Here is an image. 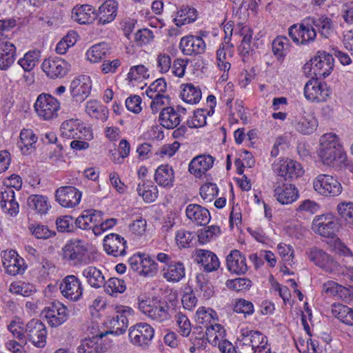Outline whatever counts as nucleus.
I'll return each mask as SVG.
<instances>
[{
	"label": "nucleus",
	"mask_w": 353,
	"mask_h": 353,
	"mask_svg": "<svg viewBox=\"0 0 353 353\" xmlns=\"http://www.w3.org/2000/svg\"><path fill=\"white\" fill-rule=\"evenodd\" d=\"M77 41V34L75 32H69L57 44L55 51L59 54H64L67 50L74 46Z\"/></svg>",
	"instance_id": "nucleus-54"
},
{
	"label": "nucleus",
	"mask_w": 353,
	"mask_h": 353,
	"mask_svg": "<svg viewBox=\"0 0 353 353\" xmlns=\"http://www.w3.org/2000/svg\"><path fill=\"white\" fill-rule=\"evenodd\" d=\"M205 336L207 341L213 346H218L221 343L226 340L225 339V330L224 327L216 322L207 326L205 328ZM203 337H204V334L199 338L203 339Z\"/></svg>",
	"instance_id": "nucleus-39"
},
{
	"label": "nucleus",
	"mask_w": 353,
	"mask_h": 353,
	"mask_svg": "<svg viewBox=\"0 0 353 353\" xmlns=\"http://www.w3.org/2000/svg\"><path fill=\"white\" fill-rule=\"evenodd\" d=\"M25 337L34 346L43 347L46 344L47 330L46 325L39 319L28 321L24 330Z\"/></svg>",
	"instance_id": "nucleus-12"
},
{
	"label": "nucleus",
	"mask_w": 353,
	"mask_h": 353,
	"mask_svg": "<svg viewBox=\"0 0 353 353\" xmlns=\"http://www.w3.org/2000/svg\"><path fill=\"white\" fill-rule=\"evenodd\" d=\"M37 137L31 129H23L17 145L24 154H28L36 149Z\"/></svg>",
	"instance_id": "nucleus-38"
},
{
	"label": "nucleus",
	"mask_w": 353,
	"mask_h": 353,
	"mask_svg": "<svg viewBox=\"0 0 353 353\" xmlns=\"http://www.w3.org/2000/svg\"><path fill=\"white\" fill-rule=\"evenodd\" d=\"M156 183L163 188H171L174 181V172L168 164L161 165L156 170L154 174Z\"/></svg>",
	"instance_id": "nucleus-37"
},
{
	"label": "nucleus",
	"mask_w": 353,
	"mask_h": 353,
	"mask_svg": "<svg viewBox=\"0 0 353 353\" xmlns=\"http://www.w3.org/2000/svg\"><path fill=\"white\" fill-rule=\"evenodd\" d=\"M154 330L147 323H139L129 329L130 341L137 347H148L154 338Z\"/></svg>",
	"instance_id": "nucleus-8"
},
{
	"label": "nucleus",
	"mask_w": 353,
	"mask_h": 353,
	"mask_svg": "<svg viewBox=\"0 0 353 353\" xmlns=\"http://www.w3.org/2000/svg\"><path fill=\"white\" fill-rule=\"evenodd\" d=\"M127 312H129V310L123 306L117 307L115 314L108 321L110 330L105 332L108 334L120 335L125 332L128 326Z\"/></svg>",
	"instance_id": "nucleus-22"
},
{
	"label": "nucleus",
	"mask_w": 353,
	"mask_h": 353,
	"mask_svg": "<svg viewBox=\"0 0 353 353\" xmlns=\"http://www.w3.org/2000/svg\"><path fill=\"white\" fill-rule=\"evenodd\" d=\"M221 234V229L217 225H210L204 230H201L198 235L199 241L206 243L216 239Z\"/></svg>",
	"instance_id": "nucleus-61"
},
{
	"label": "nucleus",
	"mask_w": 353,
	"mask_h": 353,
	"mask_svg": "<svg viewBox=\"0 0 353 353\" xmlns=\"http://www.w3.org/2000/svg\"><path fill=\"white\" fill-rule=\"evenodd\" d=\"M137 191L147 203L154 201L158 196L157 187L152 181H143V183H139Z\"/></svg>",
	"instance_id": "nucleus-44"
},
{
	"label": "nucleus",
	"mask_w": 353,
	"mask_h": 353,
	"mask_svg": "<svg viewBox=\"0 0 353 353\" xmlns=\"http://www.w3.org/2000/svg\"><path fill=\"white\" fill-rule=\"evenodd\" d=\"M109 52L108 45L102 42L92 46L86 52L88 59L92 63H97L104 59Z\"/></svg>",
	"instance_id": "nucleus-48"
},
{
	"label": "nucleus",
	"mask_w": 353,
	"mask_h": 353,
	"mask_svg": "<svg viewBox=\"0 0 353 353\" xmlns=\"http://www.w3.org/2000/svg\"><path fill=\"white\" fill-rule=\"evenodd\" d=\"M72 18L79 24L91 23L97 19L96 10L90 5H81L74 7Z\"/></svg>",
	"instance_id": "nucleus-33"
},
{
	"label": "nucleus",
	"mask_w": 353,
	"mask_h": 353,
	"mask_svg": "<svg viewBox=\"0 0 353 353\" xmlns=\"http://www.w3.org/2000/svg\"><path fill=\"white\" fill-rule=\"evenodd\" d=\"M82 215L85 218V221L87 222L88 228L93 230V227L97 225L102 221V212L95 210H88L83 211Z\"/></svg>",
	"instance_id": "nucleus-64"
},
{
	"label": "nucleus",
	"mask_w": 353,
	"mask_h": 353,
	"mask_svg": "<svg viewBox=\"0 0 353 353\" xmlns=\"http://www.w3.org/2000/svg\"><path fill=\"white\" fill-rule=\"evenodd\" d=\"M226 267L230 273L236 275L245 274L248 269L245 255L238 250H232L226 256Z\"/></svg>",
	"instance_id": "nucleus-24"
},
{
	"label": "nucleus",
	"mask_w": 353,
	"mask_h": 353,
	"mask_svg": "<svg viewBox=\"0 0 353 353\" xmlns=\"http://www.w3.org/2000/svg\"><path fill=\"white\" fill-rule=\"evenodd\" d=\"M332 315L341 322L353 326V309L341 303H334L331 310Z\"/></svg>",
	"instance_id": "nucleus-41"
},
{
	"label": "nucleus",
	"mask_w": 353,
	"mask_h": 353,
	"mask_svg": "<svg viewBox=\"0 0 353 353\" xmlns=\"http://www.w3.org/2000/svg\"><path fill=\"white\" fill-rule=\"evenodd\" d=\"M196 321L198 324L203 325L206 328L217 321L216 312L211 308L201 307L196 312Z\"/></svg>",
	"instance_id": "nucleus-49"
},
{
	"label": "nucleus",
	"mask_w": 353,
	"mask_h": 353,
	"mask_svg": "<svg viewBox=\"0 0 353 353\" xmlns=\"http://www.w3.org/2000/svg\"><path fill=\"white\" fill-rule=\"evenodd\" d=\"M159 121L163 128L174 129L180 124L181 117L179 112L173 107L168 106L162 108L159 114Z\"/></svg>",
	"instance_id": "nucleus-34"
},
{
	"label": "nucleus",
	"mask_w": 353,
	"mask_h": 353,
	"mask_svg": "<svg viewBox=\"0 0 353 353\" xmlns=\"http://www.w3.org/2000/svg\"><path fill=\"white\" fill-rule=\"evenodd\" d=\"M274 196L280 203L288 205L299 198V191L292 184L278 185L275 186Z\"/></svg>",
	"instance_id": "nucleus-31"
},
{
	"label": "nucleus",
	"mask_w": 353,
	"mask_h": 353,
	"mask_svg": "<svg viewBox=\"0 0 353 353\" xmlns=\"http://www.w3.org/2000/svg\"><path fill=\"white\" fill-rule=\"evenodd\" d=\"M212 112L205 109H198L194 111L191 119L187 121V125L191 128L203 127L206 124L207 115H212Z\"/></svg>",
	"instance_id": "nucleus-58"
},
{
	"label": "nucleus",
	"mask_w": 353,
	"mask_h": 353,
	"mask_svg": "<svg viewBox=\"0 0 353 353\" xmlns=\"http://www.w3.org/2000/svg\"><path fill=\"white\" fill-rule=\"evenodd\" d=\"M187 218L197 225H205L210 220L208 210L199 204H189L185 209Z\"/></svg>",
	"instance_id": "nucleus-28"
},
{
	"label": "nucleus",
	"mask_w": 353,
	"mask_h": 353,
	"mask_svg": "<svg viewBox=\"0 0 353 353\" xmlns=\"http://www.w3.org/2000/svg\"><path fill=\"white\" fill-rule=\"evenodd\" d=\"M252 30L248 27L242 28L241 34L243 36L241 44L238 47V50L241 56L245 57L249 54L252 50L251 41L252 39Z\"/></svg>",
	"instance_id": "nucleus-55"
},
{
	"label": "nucleus",
	"mask_w": 353,
	"mask_h": 353,
	"mask_svg": "<svg viewBox=\"0 0 353 353\" xmlns=\"http://www.w3.org/2000/svg\"><path fill=\"white\" fill-rule=\"evenodd\" d=\"M2 263L5 272L11 276L23 274L26 269L24 260L12 250L3 252Z\"/></svg>",
	"instance_id": "nucleus-19"
},
{
	"label": "nucleus",
	"mask_w": 353,
	"mask_h": 353,
	"mask_svg": "<svg viewBox=\"0 0 353 353\" xmlns=\"http://www.w3.org/2000/svg\"><path fill=\"white\" fill-rule=\"evenodd\" d=\"M161 272L163 277L167 281L177 283L185 277V268L182 262L173 261L168 265H165Z\"/></svg>",
	"instance_id": "nucleus-32"
},
{
	"label": "nucleus",
	"mask_w": 353,
	"mask_h": 353,
	"mask_svg": "<svg viewBox=\"0 0 353 353\" xmlns=\"http://www.w3.org/2000/svg\"><path fill=\"white\" fill-rule=\"evenodd\" d=\"M272 169L278 176L285 180L294 179L302 176L303 170L301 165L292 159H278L272 165Z\"/></svg>",
	"instance_id": "nucleus-11"
},
{
	"label": "nucleus",
	"mask_w": 353,
	"mask_h": 353,
	"mask_svg": "<svg viewBox=\"0 0 353 353\" xmlns=\"http://www.w3.org/2000/svg\"><path fill=\"white\" fill-rule=\"evenodd\" d=\"M103 287H104L105 291L112 296L117 293H122L126 289L125 281L115 277L110 278L107 281H105V285Z\"/></svg>",
	"instance_id": "nucleus-57"
},
{
	"label": "nucleus",
	"mask_w": 353,
	"mask_h": 353,
	"mask_svg": "<svg viewBox=\"0 0 353 353\" xmlns=\"http://www.w3.org/2000/svg\"><path fill=\"white\" fill-rule=\"evenodd\" d=\"M337 211L347 225L353 226V203H339L337 205Z\"/></svg>",
	"instance_id": "nucleus-60"
},
{
	"label": "nucleus",
	"mask_w": 353,
	"mask_h": 353,
	"mask_svg": "<svg viewBox=\"0 0 353 353\" xmlns=\"http://www.w3.org/2000/svg\"><path fill=\"white\" fill-rule=\"evenodd\" d=\"M296 130L303 134H311L318 127V121L315 117L310 113H304L294 121Z\"/></svg>",
	"instance_id": "nucleus-35"
},
{
	"label": "nucleus",
	"mask_w": 353,
	"mask_h": 353,
	"mask_svg": "<svg viewBox=\"0 0 353 353\" xmlns=\"http://www.w3.org/2000/svg\"><path fill=\"white\" fill-rule=\"evenodd\" d=\"M118 11V3L115 0H106L96 10L99 25H106L113 21Z\"/></svg>",
	"instance_id": "nucleus-26"
},
{
	"label": "nucleus",
	"mask_w": 353,
	"mask_h": 353,
	"mask_svg": "<svg viewBox=\"0 0 353 353\" xmlns=\"http://www.w3.org/2000/svg\"><path fill=\"white\" fill-rule=\"evenodd\" d=\"M43 72L51 79L64 77L70 70V64L59 57L48 58L42 63Z\"/></svg>",
	"instance_id": "nucleus-17"
},
{
	"label": "nucleus",
	"mask_w": 353,
	"mask_h": 353,
	"mask_svg": "<svg viewBox=\"0 0 353 353\" xmlns=\"http://www.w3.org/2000/svg\"><path fill=\"white\" fill-rule=\"evenodd\" d=\"M167 90V83L164 78H159L152 82L145 90V94L148 97H152L155 95H165L163 93Z\"/></svg>",
	"instance_id": "nucleus-62"
},
{
	"label": "nucleus",
	"mask_w": 353,
	"mask_h": 353,
	"mask_svg": "<svg viewBox=\"0 0 353 353\" xmlns=\"http://www.w3.org/2000/svg\"><path fill=\"white\" fill-rule=\"evenodd\" d=\"M0 206L11 216H15L19 213V205L15 200L14 191L12 188L6 186L1 190Z\"/></svg>",
	"instance_id": "nucleus-29"
},
{
	"label": "nucleus",
	"mask_w": 353,
	"mask_h": 353,
	"mask_svg": "<svg viewBox=\"0 0 353 353\" xmlns=\"http://www.w3.org/2000/svg\"><path fill=\"white\" fill-rule=\"evenodd\" d=\"M85 112L90 117L101 121H105L108 118V109L97 101L91 100L88 101Z\"/></svg>",
	"instance_id": "nucleus-42"
},
{
	"label": "nucleus",
	"mask_w": 353,
	"mask_h": 353,
	"mask_svg": "<svg viewBox=\"0 0 353 353\" xmlns=\"http://www.w3.org/2000/svg\"><path fill=\"white\" fill-rule=\"evenodd\" d=\"M318 154L323 164L331 165L334 161H343L345 153L336 134L327 133L320 139Z\"/></svg>",
	"instance_id": "nucleus-1"
},
{
	"label": "nucleus",
	"mask_w": 353,
	"mask_h": 353,
	"mask_svg": "<svg viewBox=\"0 0 353 353\" xmlns=\"http://www.w3.org/2000/svg\"><path fill=\"white\" fill-rule=\"evenodd\" d=\"M92 89V81L87 75H79L71 82L70 91L77 101H83L90 95Z\"/></svg>",
	"instance_id": "nucleus-20"
},
{
	"label": "nucleus",
	"mask_w": 353,
	"mask_h": 353,
	"mask_svg": "<svg viewBox=\"0 0 353 353\" xmlns=\"http://www.w3.org/2000/svg\"><path fill=\"white\" fill-rule=\"evenodd\" d=\"M63 259L70 265L77 266L87 263L88 248L85 242L80 239L69 241L62 249Z\"/></svg>",
	"instance_id": "nucleus-6"
},
{
	"label": "nucleus",
	"mask_w": 353,
	"mask_h": 353,
	"mask_svg": "<svg viewBox=\"0 0 353 353\" xmlns=\"http://www.w3.org/2000/svg\"><path fill=\"white\" fill-rule=\"evenodd\" d=\"M103 247L110 255L123 256L125 254L126 241L120 235L112 233L105 236Z\"/></svg>",
	"instance_id": "nucleus-25"
},
{
	"label": "nucleus",
	"mask_w": 353,
	"mask_h": 353,
	"mask_svg": "<svg viewBox=\"0 0 353 353\" xmlns=\"http://www.w3.org/2000/svg\"><path fill=\"white\" fill-rule=\"evenodd\" d=\"M312 230L321 236L334 238L339 230L337 219L330 213L314 216L311 225Z\"/></svg>",
	"instance_id": "nucleus-4"
},
{
	"label": "nucleus",
	"mask_w": 353,
	"mask_h": 353,
	"mask_svg": "<svg viewBox=\"0 0 353 353\" xmlns=\"http://www.w3.org/2000/svg\"><path fill=\"white\" fill-rule=\"evenodd\" d=\"M199 34L188 35L181 39L179 49L183 55L195 57L205 52L206 44L203 37L206 34L204 32H200Z\"/></svg>",
	"instance_id": "nucleus-9"
},
{
	"label": "nucleus",
	"mask_w": 353,
	"mask_h": 353,
	"mask_svg": "<svg viewBox=\"0 0 353 353\" xmlns=\"http://www.w3.org/2000/svg\"><path fill=\"white\" fill-rule=\"evenodd\" d=\"M29 230L31 234L38 239H48L56 234V232L50 230L47 225L39 223L30 225Z\"/></svg>",
	"instance_id": "nucleus-56"
},
{
	"label": "nucleus",
	"mask_w": 353,
	"mask_h": 353,
	"mask_svg": "<svg viewBox=\"0 0 353 353\" xmlns=\"http://www.w3.org/2000/svg\"><path fill=\"white\" fill-rule=\"evenodd\" d=\"M228 47L221 44L216 50V63L220 70L224 72H228L230 69V63L227 59V50Z\"/></svg>",
	"instance_id": "nucleus-63"
},
{
	"label": "nucleus",
	"mask_w": 353,
	"mask_h": 353,
	"mask_svg": "<svg viewBox=\"0 0 353 353\" xmlns=\"http://www.w3.org/2000/svg\"><path fill=\"white\" fill-rule=\"evenodd\" d=\"M88 283L94 288L98 289L105 285V277L101 271L94 266H88L82 272Z\"/></svg>",
	"instance_id": "nucleus-40"
},
{
	"label": "nucleus",
	"mask_w": 353,
	"mask_h": 353,
	"mask_svg": "<svg viewBox=\"0 0 353 353\" xmlns=\"http://www.w3.org/2000/svg\"><path fill=\"white\" fill-rule=\"evenodd\" d=\"M197 19V11L194 8L188 6L181 8L176 14L173 19L174 23L178 27L188 24L196 21Z\"/></svg>",
	"instance_id": "nucleus-43"
},
{
	"label": "nucleus",
	"mask_w": 353,
	"mask_h": 353,
	"mask_svg": "<svg viewBox=\"0 0 353 353\" xmlns=\"http://www.w3.org/2000/svg\"><path fill=\"white\" fill-rule=\"evenodd\" d=\"M308 257L316 265L327 272H332L337 268V263L327 253L317 248H312Z\"/></svg>",
	"instance_id": "nucleus-23"
},
{
	"label": "nucleus",
	"mask_w": 353,
	"mask_h": 353,
	"mask_svg": "<svg viewBox=\"0 0 353 353\" xmlns=\"http://www.w3.org/2000/svg\"><path fill=\"white\" fill-rule=\"evenodd\" d=\"M27 203L31 210L39 214H46L50 208L48 199L42 195L33 194L30 196Z\"/></svg>",
	"instance_id": "nucleus-45"
},
{
	"label": "nucleus",
	"mask_w": 353,
	"mask_h": 353,
	"mask_svg": "<svg viewBox=\"0 0 353 353\" xmlns=\"http://www.w3.org/2000/svg\"><path fill=\"white\" fill-rule=\"evenodd\" d=\"M214 161V159L210 155H198L190 161L189 172L196 177H201L212 167Z\"/></svg>",
	"instance_id": "nucleus-27"
},
{
	"label": "nucleus",
	"mask_w": 353,
	"mask_h": 353,
	"mask_svg": "<svg viewBox=\"0 0 353 353\" xmlns=\"http://www.w3.org/2000/svg\"><path fill=\"white\" fill-rule=\"evenodd\" d=\"M314 24L312 17H305L301 23L289 28V35L296 44L310 45L316 37V30Z\"/></svg>",
	"instance_id": "nucleus-3"
},
{
	"label": "nucleus",
	"mask_w": 353,
	"mask_h": 353,
	"mask_svg": "<svg viewBox=\"0 0 353 353\" xmlns=\"http://www.w3.org/2000/svg\"><path fill=\"white\" fill-rule=\"evenodd\" d=\"M314 26L318 29L320 34L325 37L329 38L333 32L332 21L330 18L325 15H322L319 17H312Z\"/></svg>",
	"instance_id": "nucleus-47"
},
{
	"label": "nucleus",
	"mask_w": 353,
	"mask_h": 353,
	"mask_svg": "<svg viewBox=\"0 0 353 353\" xmlns=\"http://www.w3.org/2000/svg\"><path fill=\"white\" fill-rule=\"evenodd\" d=\"M289 46V40L286 37H277L273 40L272 50L278 60H282L285 57Z\"/></svg>",
	"instance_id": "nucleus-51"
},
{
	"label": "nucleus",
	"mask_w": 353,
	"mask_h": 353,
	"mask_svg": "<svg viewBox=\"0 0 353 353\" xmlns=\"http://www.w3.org/2000/svg\"><path fill=\"white\" fill-rule=\"evenodd\" d=\"M42 314L52 327H57L63 324L69 317L68 308L61 302H52L46 307Z\"/></svg>",
	"instance_id": "nucleus-10"
},
{
	"label": "nucleus",
	"mask_w": 353,
	"mask_h": 353,
	"mask_svg": "<svg viewBox=\"0 0 353 353\" xmlns=\"http://www.w3.org/2000/svg\"><path fill=\"white\" fill-rule=\"evenodd\" d=\"M239 337L259 353L270 348L267 337L259 331L252 330L248 327L241 328Z\"/></svg>",
	"instance_id": "nucleus-16"
},
{
	"label": "nucleus",
	"mask_w": 353,
	"mask_h": 353,
	"mask_svg": "<svg viewBox=\"0 0 353 353\" xmlns=\"http://www.w3.org/2000/svg\"><path fill=\"white\" fill-rule=\"evenodd\" d=\"M61 294L72 301H78L82 297L83 286L81 280L75 275L65 276L59 285Z\"/></svg>",
	"instance_id": "nucleus-13"
},
{
	"label": "nucleus",
	"mask_w": 353,
	"mask_h": 353,
	"mask_svg": "<svg viewBox=\"0 0 353 353\" xmlns=\"http://www.w3.org/2000/svg\"><path fill=\"white\" fill-rule=\"evenodd\" d=\"M137 306L143 314L158 323L168 321L171 318L169 305L165 301L145 296H139L137 298Z\"/></svg>",
	"instance_id": "nucleus-2"
},
{
	"label": "nucleus",
	"mask_w": 353,
	"mask_h": 353,
	"mask_svg": "<svg viewBox=\"0 0 353 353\" xmlns=\"http://www.w3.org/2000/svg\"><path fill=\"white\" fill-rule=\"evenodd\" d=\"M196 261L201 264L205 271L210 272L216 270L220 266L217 256L211 251L197 249L195 251Z\"/></svg>",
	"instance_id": "nucleus-30"
},
{
	"label": "nucleus",
	"mask_w": 353,
	"mask_h": 353,
	"mask_svg": "<svg viewBox=\"0 0 353 353\" xmlns=\"http://www.w3.org/2000/svg\"><path fill=\"white\" fill-rule=\"evenodd\" d=\"M107 334L108 332H98L92 337L85 339L78 347V353H101L102 346L99 341Z\"/></svg>",
	"instance_id": "nucleus-36"
},
{
	"label": "nucleus",
	"mask_w": 353,
	"mask_h": 353,
	"mask_svg": "<svg viewBox=\"0 0 353 353\" xmlns=\"http://www.w3.org/2000/svg\"><path fill=\"white\" fill-rule=\"evenodd\" d=\"M34 108L40 119L48 121L57 117L60 103L52 95L42 93L37 97Z\"/></svg>",
	"instance_id": "nucleus-5"
},
{
	"label": "nucleus",
	"mask_w": 353,
	"mask_h": 353,
	"mask_svg": "<svg viewBox=\"0 0 353 353\" xmlns=\"http://www.w3.org/2000/svg\"><path fill=\"white\" fill-rule=\"evenodd\" d=\"M61 134L69 139H81L91 137L90 128L83 126L78 119L65 121L61 126Z\"/></svg>",
	"instance_id": "nucleus-21"
},
{
	"label": "nucleus",
	"mask_w": 353,
	"mask_h": 353,
	"mask_svg": "<svg viewBox=\"0 0 353 353\" xmlns=\"http://www.w3.org/2000/svg\"><path fill=\"white\" fill-rule=\"evenodd\" d=\"M40 57L39 50H30L26 52L23 57L19 59L17 63L25 72H30L38 64Z\"/></svg>",
	"instance_id": "nucleus-50"
},
{
	"label": "nucleus",
	"mask_w": 353,
	"mask_h": 353,
	"mask_svg": "<svg viewBox=\"0 0 353 353\" xmlns=\"http://www.w3.org/2000/svg\"><path fill=\"white\" fill-rule=\"evenodd\" d=\"M196 285L195 290L199 292L205 299H209L214 294V288L203 274H199L196 277Z\"/></svg>",
	"instance_id": "nucleus-52"
},
{
	"label": "nucleus",
	"mask_w": 353,
	"mask_h": 353,
	"mask_svg": "<svg viewBox=\"0 0 353 353\" xmlns=\"http://www.w3.org/2000/svg\"><path fill=\"white\" fill-rule=\"evenodd\" d=\"M35 268L37 270L41 279L45 280L54 272L55 266L51 261L44 257H38L35 263Z\"/></svg>",
	"instance_id": "nucleus-53"
},
{
	"label": "nucleus",
	"mask_w": 353,
	"mask_h": 353,
	"mask_svg": "<svg viewBox=\"0 0 353 353\" xmlns=\"http://www.w3.org/2000/svg\"><path fill=\"white\" fill-rule=\"evenodd\" d=\"M157 271L158 264L150 256L144 254L139 274L152 277Z\"/></svg>",
	"instance_id": "nucleus-59"
},
{
	"label": "nucleus",
	"mask_w": 353,
	"mask_h": 353,
	"mask_svg": "<svg viewBox=\"0 0 353 353\" xmlns=\"http://www.w3.org/2000/svg\"><path fill=\"white\" fill-rule=\"evenodd\" d=\"M330 90L327 84L321 83L317 79L309 80L304 87V96L312 102H325L330 97Z\"/></svg>",
	"instance_id": "nucleus-14"
},
{
	"label": "nucleus",
	"mask_w": 353,
	"mask_h": 353,
	"mask_svg": "<svg viewBox=\"0 0 353 353\" xmlns=\"http://www.w3.org/2000/svg\"><path fill=\"white\" fill-rule=\"evenodd\" d=\"M182 86L180 96L183 101L190 104H196L200 101L202 94L199 87L192 83H187Z\"/></svg>",
	"instance_id": "nucleus-46"
},
{
	"label": "nucleus",
	"mask_w": 353,
	"mask_h": 353,
	"mask_svg": "<svg viewBox=\"0 0 353 353\" xmlns=\"http://www.w3.org/2000/svg\"><path fill=\"white\" fill-rule=\"evenodd\" d=\"M310 65L315 76L325 77L333 70L334 58L325 51H319L317 56L310 60Z\"/></svg>",
	"instance_id": "nucleus-15"
},
{
	"label": "nucleus",
	"mask_w": 353,
	"mask_h": 353,
	"mask_svg": "<svg viewBox=\"0 0 353 353\" xmlns=\"http://www.w3.org/2000/svg\"><path fill=\"white\" fill-rule=\"evenodd\" d=\"M313 188L320 195L336 196L342 192V185L333 176L325 174H319L313 181Z\"/></svg>",
	"instance_id": "nucleus-7"
},
{
	"label": "nucleus",
	"mask_w": 353,
	"mask_h": 353,
	"mask_svg": "<svg viewBox=\"0 0 353 353\" xmlns=\"http://www.w3.org/2000/svg\"><path fill=\"white\" fill-rule=\"evenodd\" d=\"M56 201L63 208L77 206L81 199V192L73 186L61 187L56 190Z\"/></svg>",
	"instance_id": "nucleus-18"
}]
</instances>
